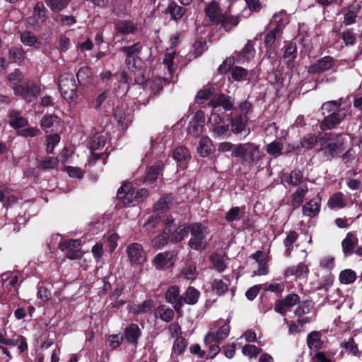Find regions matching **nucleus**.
<instances>
[{
  "instance_id": "obj_19",
  "label": "nucleus",
  "mask_w": 362,
  "mask_h": 362,
  "mask_svg": "<svg viewBox=\"0 0 362 362\" xmlns=\"http://www.w3.org/2000/svg\"><path fill=\"white\" fill-rule=\"evenodd\" d=\"M174 259L175 255L173 252H160L154 257L153 263L157 269H163L172 266Z\"/></svg>"
},
{
  "instance_id": "obj_20",
  "label": "nucleus",
  "mask_w": 362,
  "mask_h": 362,
  "mask_svg": "<svg viewBox=\"0 0 362 362\" xmlns=\"http://www.w3.org/2000/svg\"><path fill=\"white\" fill-rule=\"evenodd\" d=\"M308 349L310 351H319L323 349L325 343L322 340V334L318 331H312L310 332L306 339Z\"/></svg>"
},
{
  "instance_id": "obj_42",
  "label": "nucleus",
  "mask_w": 362,
  "mask_h": 362,
  "mask_svg": "<svg viewBox=\"0 0 362 362\" xmlns=\"http://www.w3.org/2000/svg\"><path fill=\"white\" fill-rule=\"evenodd\" d=\"M170 233H171V228L165 226L162 234L158 235L152 240V245L153 247L160 248L165 245L168 239H170Z\"/></svg>"
},
{
  "instance_id": "obj_50",
  "label": "nucleus",
  "mask_w": 362,
  "mask_h": 362,
  "mask_svg": "<svg viewBox=\"0 0 362 362\" xmlns=\"http://www.w3.org/2000/svg\"><path fill=\"white\" fill-rule=\"evenodd\" d=\"M216 105L221 106L225 110H230L233 107V103L230 96L221 93L216 96Z\"/></svg>"
},
{
  "instance_id": "obj_12",
  "label": "nucleus",
  "mask_w": 362,
  "mask_h": 362,
  "mask_svg": "<svg viewBox=\"0 0 362 362\" xmlns=\"http://www.w3.org/2000/svg\"><path fill=\"white\" fill-rule=\"evenodd\" d=\"M117 197L121 200L124 205L133 204L137 202L136 189L133 188L129 182H124L118 189Z\"/></svg>"
},
{
  "instance_id": "obj_40",
  "label": "nucleus",
  "mask_w": 362,
  "mask_h": 362,
  "mask_svg": "<svg viewBox=\"0 0 362 362\" xmlns=\"http://www.w3.org/2000/svg\"><path fill=\"white\" fill-rule=\"evenodd\" d=\"M298 234L295 230H289L286 233V236L284 240V245L285 247V254L287 257H290L293 248V243L298 240Z\"/></svg>"
},
{
  "instance_id": "obj_45",
  "label": "nucleus",
  "mask_w": 362,
  "mask_h": 362,
  "mask_svg": "<svg viewBox=\"0 0 362 362\" xmlns=\"http://www.w3.org/2000/svg\"><path fill=\"white\" fill-rule=\"evenodd\" d=\"M229 286V280L228 279H214L211 283V288L214 292L221 296L225 293Z\"/></svg>"
},
{
  "instance_id": "obj_34",
  "label": "nucleus",
  "mask_w": 362,
  "mask_h": 362,
  "mask_svg": "<svg viewBox=\"0 0 362 362\" xmlns=\"http://www.w3.org/2000/svg\"><path fill=\"white\" fill-rule=\"evenodd\" d=\"M308 192L307 185L298 187L296 192L292 194L291 204L293 209L299 207L304 201L305 197Z\"/></svg>"
},
{
  "instance_id": "obj_23",
  "label": "nucleus",
  "mask_w": 362,
  "mask_h": 362,
  "mask_svg": "<svg viewBox=\"0 0 362 362\" xmlns=\"http://www.w3.org/2000/svg\"><path fill=\"white\" fill-rule=\"evenodd\" d=\"M115 30L116 35H127L135 33L137 26L130 21L122 20L115 23Z\"/></svg>"
},
{
  "instance_id": "obj_11",
  "label": "nucleus",
  "mask_w": 362,
  "mask_h": 362,
  "mask_svg": "<svg viewBox=\"0 0 362 362\" xmlns=\"http://www.w3.org/2000/svg\"><path fill=\"white\" fill-rule=\"evenodd\" d=\"M81 245V240H68L59 243V248L62 251H66V257L70 259H80L83 253L78 247Z\"/></svg>"
},
{
  "instance_id": "obj_16",
  "label": "nucleus",
  "mask_w": 362,
  "mask_h": 362,
  "mask_svg": "<svg viewBox=\"0 0 362 362\" xmlns=\"http://www.w3.org/2000/svg\"><path fill=\"white\" fill-rule=\"evenodd\" d=\"M199 291L194 287H189L185 293V296H182L177 305H174V309L177 312H181L182 306L186 303L188 305H194L197 303L199 298Z\"/></svg>"
},
{
  "instance_id": "obj_15",
  "label": "nucleus",
  "mask_w": 362,
  "mask_h": 362,
  "mask_svg": "<svg viewBox=\"0 0 362 362\" xmlns=\"http://www.w3.org/2000/svg\"><path fill=\"white\" fill-rule=\"evenodd\" d=\"M204 122V112H196L187 127V134L194 138H198L203 132Z\"/></svg>"
},
{
  "instance_id": "obj_4",
  "label": "nucleus",
  "mask_w": 362,
  "mask_h": 362,
  "mask_svg": "<svg viewBox=\"0 0 362 362\" xmlns=\"http://www.w3.org/2000/svg\"><path fill=\"white\" fill-rule=\"evenodd\" d=\"M189 233L191 238L189 240L188 245L190 248L196 250H204L207 245L206 236L209 234L207 227L201 223H193L189 224Z\"/></svg>"
},
{
  "instance_id": "obj_37",
  "label": "nucleus",
  "mask_w": 362,
  "mask_h": 362,
  "mask_svg": "<svg viewBox=\"0 0 362 362\" xmlns=\"http://www.w3.org/2000/svg\"><path fill=\"white\" fill-rule=\"evenodd\" d=\"M21 41L25 46L40 48L42 43L38 40L35 34L30 31H24L21 34Z\"/></svg>"
},
{
  "instance_id": "obj_59",
  "label": "nucleus",
  "mask_w": 362,
  "mask_h": 362,
  "mask_svg": "<svg viewBox=\"0 0 362 362\" xmlns=\"http://www.w3.org/2000/svg\"><path fill=\"white\" fill-rule=\"evenodd\" d=\"M154 305V302L151 300H146L141 304L138 305L134 308V313L139 315L149 312Z\"/></svg>"
},
{
  "instance_id": "obj_25",
  "label": "nucleus",
  "mask_w": 362,
  "mask_h": 362,
  "mask_svg": "<svg viewBox=\"0 0 362 362\" xmlns=\"http://www.w3.org/2000/svg\"><path fill=\"white\" fill-rule=\"evenodd\" d=\"M297 56V45L294 42L288 43L285 49L283 58L287 60V66L291 70L296 69L294 60Z\"/></svg>"
},
{
  "instance_id": "obj_46",
  "label": "nucleus",
  "mask_w": 362,
  "mask_h": 362,
  "mask_svg": "<svg viewBox=\"0 0 362 362\" xmlns=\"http://www.w3.org/2000/svg\"><path fill=\"white\" fill-rule=\"evenodd\" d=\"M341 192L334 193L328 200L327 205L331 209H341L346 206V202L343 198Z\"/></svg>"
},
{
  "instance_id": "obj_43",
  "label": "nucleus",
  "mask_w": 362,
  "mask_h": 362,
  "mask_svg": "<svg viewBox=\"0 0 362 362\" xmlns=\"http://www.w3.org/2000/svg\"><path fill=\"white\" fill-rule=\"evenodd\" d=\"M189 232V225H182L176 228V230L171 233L170 241L173 243H178L182 240Z\"/></svg>"
},
{
  "instance_id": "obj_48",
  "label": "nucleus",
  "mask_w": 362,
  "mask_h": 362,
  "mask_svg": "<svg viewBox=\"0 0 362 362\" xmlns=\"http://www.w3.org/2000/svg\"><path fill=\"white\" fill-rule=\"evenodd\" d=\"M186 10L185 8L177 5L175 2L170 3L167 8V12L170 14L173 19L177 20L181 18L185 14Z\"/></svg>"
},
{
  "instance_id": "obj_10",
  "label": "nucleus",
  "mask_w": 362,
  "mask_h": 362,
  "mask_svg": "<svg viewBox=\"0 0 362 362\" xmlns=\"http://www.w3.org/2000/svg\"><path fill=\"white\" fill-rule=\"evenodd\" d=\"M336 59L331 56L323 57L308 67V73L315 75L330 70L335 65Z\"/></svg>"
},
{
  "instance_id": "obj_53",
  "label": "nucleus",
  "mask_w": 362,
  "mask_h": 362,
  "mask_svg": "<svg viewBox=\"0 0 362 362\" xmlns=\"http://www.w3.org/2000/svg\"><path fill=\"white\" fill-rule=\"evenodd\" d=\"M262 349L253 344H245L242 348V353L249 358H255L262 353Z\"/></svg>"
},
{
  "instance_id": "obj_60",
  "label": "nucleus",
  "mask_w": 362,
  "mask_h": 362,
  "mask_svg": "<svg viewBox=\"0 0 362 362\" xmlns=\"http://www.w3.org/2000/svg\"><path fill=\"white\" fill-rule=\"evenodd\" d=\"M341 37L346 46L354 45L356 42V35L352 30L347 29L341 33Z\"/></svg>"
},
{
  "instance_id": "obj_54",
  "label": "nucleus",
  "mask_w": 362,
  "mask_h": 362,
  "mask_svg": "<svg viewBox=\"0 0 362 362\" xmlns=\"http://www.w3.org/2000/svg\"><path fill=\"white\" fill-rule=\"evenodd\" d=\"M283 144L277 141H274L266 146L267 152L274 156L282 154Z\"/></svg>"
},
{
  "instance_id": "obj_52",
  "label": "nucleus",
  "mask_w": 362,
  "mask_h": 362,
  "mask_svg": "<svg viewBox=\"0 0 362 362\" xmlns=\"http://www.w3.org/2000/svg\"><path fill=\"white\" fill-rule=\"evenodd\" d=\"M230 75L234 81H240L246 78L247 71L241 66H235L231 69Z\"/></svg>"
},
{
  "instance_id": "obj_28",
  "label": "nucleus",
  "mask_w": 362,
  "mask_h": 362,
  "mask_svg": "<svg viewBox=\"0 0 362 362\" xmlns=\"http://www.w3.org/2000/svg\"><path fill=\"white\" fill-rule=\"evenodd\" d=\"M358 244V238L351 232L346 234L341 242L343 252L345 255H350L354 253V247Z\"/></svg>"
},
{
  "instance_id": "obj_5",
  "label": "nucleus",
  "mask_w": 362,
  "mask_h": 362,
  "mask_svg": "<svg viewBox=\"0 0 362 362\" xmlns=\"http://www.w3.org/2000/svg\"><path fill=\"white\" fill-rule=\"evenodd\" d=\"M345 140L341 134L337 135L334 139H329V134L325 133L320 138V143L323 145L327 142L323 151L326 155L334 158L345 150Z\"/></svg>"
},
{
  "instance_id": "obj_64",
  "label": "nucleus",
  "mask_w": 362,
  "mask_h": 362,
  "mask_svg": "<svg viewBox=\"0 0 362 362\" xmlns=\"http://www.w3.org/2000/svg\"><path fill=\"white\" fill-rule=\"evenodd\" d=\"M214 93V88H205L198 91L196 100L198 103H202L208 100Z\"/></svg>"
},
{
  "instance_id": "obj_44",
  "label": "nucleus",
  "mask_w": 362,
  "mask_h": 362,
  "mask_svg": "<svg viewBox=\"0 0 362 362\" xmlns=\"http://www.w3.org/2000/svg\"><path fill=\"white\" fill-rule=\"evenodd\" d=\"M165 83V80L160 78H154L148 82L150 86L151 93L149 97L147 99V102L149 101L150 98H153L159 94V93L162 90L163 85Z\"/></svg>"
},
{
  "instance_id": "obj_32",
  "label": "nucleus",
  "mask_w": 362,
  "mask_h": 362,
  "mask_svg": "<svg viewBox=\"0 0 362 362\" xmlns=\"http://www.w3.org/2000/svg\"><path fill=\"white\" fill-rule=\"evenodd\" d=\"M141 50V46L139 42H136L131 46H124L120 49V51L126 55L125 63L127 65L132 64V59L133 57H138L136 56Z\"/></svg>"
},
{
  "instance_id": "obj_31",
  "label": "nucleus",
  "mask_w": 362,
  "mask_h": 362,
  "mask_svg": "<svg viewBox=\"0 0 362 362\" xmlns=\"http://www.w3.org/2000/svg\"><path fill=\"white\" fill-rule=\"evenodd\" d=\"M303 172L299 169H294L288 173H286L282 177V180L286 182L288 185L293 186L299 185L303 180Z\"/></svg>"
},
{
  "instance_id": "obj_36",
  "label": "nucleus",
  "mask_w": 362,
  "mask_h": 362,
  "mask_svg": "<svg viewBox=\"0 0 362 362\" xmlns=\"http://www.w3.org/2000/svg\"><path fill=\"white\" fill-rule=\"evenodd\" d=\"M155 316L160 317L161 320L165 322H170L175 316L174 310L165 305H159L156 311Z\"/></svg>"
},
{
  "instance_id": "obj_38",
  "label": "nucleus",
  "mask_w": 362,
  "mask_h": 362,
  "mask_svg": "<svg viewBox=\"0 0 362 362\" xmlns=\"http://www.w3.org/2000/svg\"><path fill=\"white\" fill-rule=\"evenodd\" d=\"M309 272L308 267L303 263H300L297 266L288 267L285 271V276H296L298 278L306 276Z\"/></svg>"
},
{
  "instance_id": "obj_29",
  "label": "nucleus",
  "mask_w": 362,
  "mask_h": 362,
  "mask_svg": "<svg viewBox=\"0 0 362 362\" xmlns=\"http://www.w3.org/2000/svg\"><path fill=\"white\" fill-rule=\"evenodd\" d=\"M41 127L46 132H53L60 124V119L56 115H45L40 122Z\"/></svg>"
},
{
  "instance_id": "obj_26",
  "label": "nucleus",
  "mask_w": 362,
  "mask_h": 362,
  "mask_svg": "<svg viewBox=\"0 0 362 362\" xmlns=\"http://www.w3.org/2000/svg\"><path fill=\"white\" fill-rule=\"evenodd\" d=\"M206 16L210 21L214 23L218 24V18L223 13H221L219 4L216 1H212L205 8Z\"/></svg>"
},
{
  "instance_id": "obj_14",
  "label": "nucleus",
  "mask_w": 362,
  "mask_h": 362,
  "mask_svg": "<svg viewBox=\"0 0 362 362\" xmlns=\"http://www.w3.org/2000/svg\"><path fill=\"white\" fill-rule=\"evenodd\" d=\"M127 253L132 264H139L146 262V257L141 244L134 243L127 247Z\"/></svg>"
},
{
  "instance_id": "obj_1",
  "label": "nucleus",
  "mask_w": 362,
  "mask_h": 362,
  "mask_svg": "<svg viewBox=\"0 0 362 362\" xmlns=\"http://www.w3.org/2000/svg\"><path fill=\"white\" fill-rule=\"evenodd\" d=\"M230 331L228 320L219 319L213 323L212 327L204 339V343L208 348L210 358H214L220 352L219 344L228 337Z\"/></svg>"
},
{
  "instance_id": "obj_2",
  "label": "nucleus",
  "mask_w": 362,
  "mask_h": 362,
  "mask_svg": "<svg viewBox=\"0 0 362 362\" xmlns=\"http://www.w3.org/2000/svg\"><path fill=\"white\" fill-rule=\"evenodd\" d=\"M321 109L322 115H325L320 124V128L322 131L334 129L347 116V114L344 112V109L341 107V100L325 102L322 105Z\"/></svg>"
},
{
  "instance_id": "obj_35",
  "label": "nucleus",
  "mask_w": 362,
  "mask_h": 362,
  "mask_svg": "<svg viewBox=\"0 0 362 362\" xmlns=\"http://www.w3.org/2000/svg\"><path fill=\"white\" fill-rule=\"evenodd\" d=\"M212 147L213 144L211 139L208 136H203L199 142L197 152L201 156L207 157L211 153Z\"/></svg>"
},
{
  "instance_id": "obj_27",
  "label": "nucleus",
  "mask_w": 362,
  "mask_h": 362,
  "mask_svg": "<svg viewBox=\"0 0 362 362\" xmlns=\"http://www.w3.org/2000/svg\"><path fill=\"white\" fill-rule=\"evenodd\" d=\"M248 118L245 115H238L230 120L231 132L234 134L241 133L247 124Z\"/></svg>"
},
{
  "instance_id": "obj_41",
  "label": "nucleus",
  "mask_w": 362,
  "mask_h": 362,
  "mask_svg": "<svg viewBox=\"0 0 362 362\" xmlns=\"http://www.w3.org/2000/svg\"><path fill=\"white\" fill-rule=\"evenodd\" d=\"M59 159L57 157L44 156L38 160L37 167L43 170H51L57 168Z\"/></svg>"
},
{
  "instance_id": "obj_24",
  "label": "nucleus",
  "mask_w": 362,
  "mask_h": 362,
  "mask_svg": "<svg viewBox=\"0 0 362 362\" xmlns=\"http://www.w3.org/2000/svg\"><path fill=\"white\" fill-rule=\"evenodd\" d=\"M321 200L315 197L303 206V214L309 218H314L318 215L320 211Z\"/></svg>"
},
{
  "instance_id": "obj_6",
  "label": "nucleus",
  "mask_w": 362,
  "mask_h": 362,
  "mask_svg": "<svg viewBox=\"0 0 362 362\" xmlns=\"http://www.w3.org/2000/svg\"><path fill=\"white\" fill-rule=\"evenodd\" d=\"M59 88L62 95L68 102H72L77 98V85L72 74L65 73L60 76Z\"/></svg>"
},
{
  "instance_id": "obj_62",
  "label": "nucleus",
  "mask_w": 362,
  "mask_h": 362,
  "mask_svg": "<svg viewBox=\"0 0 362 362\" xmlns=\"http://www.w3.org/2000/svg\"><path fill=\"white\" fill-rule=\"evenodd\" d=\"M240 208L238 206L232 207L226 214L225 219L227 222L239 221L240 219Z\"/></svg>"
},
{
  "instance_id": "obj_3",
  "label": "nucleus",
  "mask_w": 362,
  "mask_h": 362,
  "mask_svg": "<svg viewBox=\"0 0 362 362\" xmlns=\"http://www.w3.org/2000/svg\"><path fill=\"white\" fill-rule=\"evenodd\" d=\"M231 156L241 158L243 165L248 167L257 164L262 157L259 146L251 142L236 145Z\"/></svg>"
},
{
  "instance_id": "obj_58",
  "label": "nucleus",
  "mask_w": 362,
  "mask_h": 362,
  "mask_svg": "<svg viewBox=\"0 0 362 362\" xmlns=\"http://www.w3.org/2000/svg\"><path fill=\"white\" fill-rule=\"evenodd\" d=\"M187 346V341L185 339L181 337L176 338L173 346V351L176 354H182L186 349Z\"/></svg>"
},
{
  "instance_id": "obj_55",
  "label": "nucleus",
  "mask_w": 362,
  "mask_h": 362,
  "mask_svg": "<svg viewBox=\"0 0 362 362\" xmlns=\"http://www.w3.org/2000/svg\"><path fill=\"white\" fill-rule=\"evenodd\" d=\"M47 5L53 11H59L66 8L69 4V0H45Z\"/></svg>"
},
{
  "instance_id": "obj_17",
  "label": "nucleus",
  "mask_w": 362,
  "mask_h": 362,
  "mask_svg": "<svg viewBox=\"0 0 362 362\" xmlns=\"http://www.w3.org/2000/svg\"><path fill=\"white\" fill-rule=\"evenodd\" d=\"M311 303L309 301H304L295 310L294 314L297 316L298 324L303 326L311 322L312 319L307 315L310 313Z\"/></svg>"
},
{
  "instance_id": "obj_57",
  "label": "nucleus",
  "mask_w": 362,
  "mask_h": 362,
  "mask_svg": "<svg viewBox=\"0 0 362 362\" xmlns=\"http://www.w3.org/2000/svg\"><path fill=\"white\" fill-rule=\"evenodd\" d=\"M210 259L214 268L219 272H223L226 269V265L223 259V257L220 255L214 253L211 255Z\"/></svg>"
},
{
  "instance_id": "obj_8",
  "label": "nucleus",
  "mask_w": 362,
  "mask_h": 362,
  "mask_svg": "<svg viewBox=\"0 0 362 362\" xmlns=\"http://www.w3.org/2000/svg\"><path fill=\"white\" fill-rule=\"evenodd\" d=\"M47 20V10L42 1H37L31 16L27 19V23L35 30H38Z\"/></svg>"
},
{
  "instance_id": "obj_51",
  "label": "nucleus",
  "mask_w": 362,
  "mask_h": 362,
  "mask_svg": "<svg viewBox=\"0 0 362 362\" xmlns=\"http://www.w3.org/2000/svg\"><path fill=\"white\" fill-rule=\"evenodd\" d=\"M280 26L276 25L274 29L267 33L264 39V44L267 48H272V45L276 41L277 35L280 33Z\"/></svg>"
},
{
  "instance_id": "obj_30",
  "label": "nucleus",
  "mask_w": 362,
  "mask_h": 362,
  "mask_svg": "<svg viewBox=\"0 0 362 362\" xmlns=\"http://www.w3.org/2000/svg\"><path fill=\"white\" fill-rule=\"evenodd\" d=\"M218 20V24H221V28L226 32L230 31L237 26L240 21L238 16H229L226 13H223Z\"/></svg>"
},
{
  "instance_id": "obj_39",
  "label": "nucleus",
  "mask_w": 362,
  "mask_h": 362,
  "mask_svg": "<svg viewBox=\"0 0 362 362\" xmlns=\"http://www.w3.org/2000/svg\"><path fill=\"white\" fill-rule=\"evenodd\" d=\"M180 298H182V296L180 295V288L177 286H171L168 288L165 295L167 303L177 305Z\"/></svg>"
},
{
  "instance_id": "obj_61",
  "label": "nucleus",
  "mask_w": 362,
  "mask_h": 362,
  "mask_svg": "<svg viewBox=\"0 0 362 362\" xmlns=\"http://www.w3.org/2000/svg\"><path fill=\"white\" fill-rule=\"evenodd\" d=\"M343 347L355 356H359L361 355V351L358 350L357 344L354 342L353 338H349L348 341H345Z\"/></svg>"
},
{
  "instance_id": "obj_21",
  "label": "nucleus",
  "mask_w": 362,
  "mask_h": 362,
  "mask_svg": "<svg viewBox=\"0 0 362 362\" xmlns=\"http://www.w3.org/2000/svg\"><path fill=\"white\" fill-rule=\"evenodd\" d=\"M141 335V330L140 329L138 325L135 323H131L125 328L123 337L129 343L136 346L138 344V339Z\"/></svg>"
},
{
  "instance_id": "obj_63",
  "label": "nucleus",
  "mask_w": 362,
  "mask_h": 362,
  "mask_svg": "<svg viewBox=\"0 0 362 362\" xmlns=\"http://www.w3.org/2000/svg\"><path fill=\"white\" fill-rule=\"evenodd\" d=\"M24 57L25 52L22 48L12 47L9 49V57L13 62L23 59Z\"/></svg>"
},
{
  "instance_id": "obj_9",
  "label": "nucleus",
  "mask_w": 362,
  "mask_h": 362,
  "mask_svg": "<svg viewBox=\"0 0 362 362\" xmlns=\"http://www.w3.org/2000/svg\"><path fill=\"white\" fill-rule=\"evenodd\" d=\"M13 90L16 95L23 97L28 102L37 97L40 92L39 87L33 81H28L25 83L14 86Z\"/></svg>"
},
{
  "instance_id": "obj_49",
  "label": "nucleus",
  "mask_w": 362,
  "mask_h": 362,
  "mask_svg": "<svg viewBox=\"0 0 362 362\" xmlns=\"http://www.w3.org/2000/svg\"><path fill=\"white\" fill-rule=\"evenodd\" d=\"M173 156L178 162H185L190 158V153L186 147L178 146L173 151Z\"/></svg>"
},
{
  "instance_id": "obj_18",
  "label": "nucleus",
  "mask_w": 362,
  "mask_h": 362,
  "mask_svg": "<svg viewBox=\"0 0 362 362\" xmlns=\"http://www.w3.org/2000/svg\"><path fill=\"white\" fill-rule=\"evenodd\" d=\"M320 137H318L315 134H308L300 139V146H295L289 145V148L287 150V153L298 151L300 148L312 149L315 147L318 141H320Z\"/></svg>"
},
{
  "instance_id": "obj_7",
  "label": "nucleus",
  "mask_w": 362,
  "mask_h": 362,
  "mask_svg": "<svg viewBox=\"0 0 362 362\" xmlns=\"http://www.w3.org/2000/svg\"><path fill=\"white\" fill-rule=\"evenodd\" d=\"M334 278L332 274L323 276L320 281L317 290L323 289L325 291V298L328 301L336 302L341 296L339 288H335L334 284Z\"/></svg>"
},
{
  "instance_id": "obj_13",
  "label": "nucleus",
  "mask_w": 362,
  "mask_h": 362,
  "mask_svg": "<svg viewBox=\"0 0 362 362\" xmlns=\"http://www.w3.org/2000/svg\"><path fill=\"white\" fill-rule=\"evenodd\" d=\"M299 303V296L296 293H291L286 296L283 299L277 300L274 305V310L281 315H285L287 311L290 310L292 307Z\"/></svg>"
},
{
  "instance_id": "obj_33",
  "label": "nucleus",
  "mask_w": 362,
  "mask_h": 362,
  "mask_svg": "<svg viewBox=\"0 0 362 362\" xmlns=\"http://www.w3.org/2000/svg\"><path fill=\"white\" fill-rule=\"evenodd\" d=\"M9 124L14 129H20L27 126L28 120L21 116L20 112L17 110H11L8 115Z\"/></svg>"
},
{
  "instance_id": "obj_56",
  "label": "nucleus",
  "mask_w": 362,
  "mask_h": 362,
  "mask_svg": "<svg viewBox=\"0 0 362 362\" xmlns=\"http://www.w3.org/2000/svg\"><path fill=\"white\" fill-rule=\"evenodd\" d=\"M254 42L252 40H248L245 46L240 52V56L246 61H249L253 57L255 53Z\"/></svg>"
},
{
  "instance_id": "obj_22",
  "label": "nucleus",
  "mask_w": 362,
  "mask_h": 362,
  "mask_svg": "<svg viewBox=\"0 0 362 362\" xmlns=\"http://www.w3.org/2000/svg\"><path fill=\"white\" fill-rule=\"evenodd\" d=\"M174 201V197L172 193L165 194L161 196L155 203L153 210L157 214H163L170 209V206Z\"/></svg>"
},
{
  "instance_id": "obj_47",
  "label": "nucleus",
  "mask_w": 362,
  "mask_h": 362,
  "mask_svg": "<svg viewBox=\"0 0 362 362\" xmlns=\"http://www.w3.org/2000/svg\"><path fill=\"white\" fill-rule=\"evenodd\" d=\"M356 277L357 276L354 271L346 269L340 272L339 280L342 284H351L356 281Z\"/></svg>"
}]
</instances>
